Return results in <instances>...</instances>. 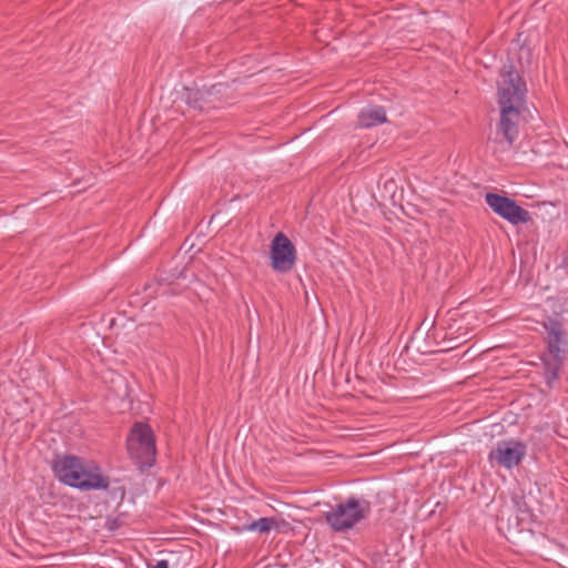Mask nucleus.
I'll return each instance as SVG.
<instances>
[{
  "instance_id": "nucleus-1",
  "label": "nucleus",
  "mask_w": 568,
  "mask_h": 568,
  "mask_svg": "<svg viewBox=\"0 0 568 568\" xmlns=\"http://www.w3.org/2000/svg\"><path fill=\"white\" fill-rule=\"evenodd\" d=\"M503 81L498 88V103L500 105L499 132L511 146L518 136V121L520 108L526 102V84L523 82L519 73L509 65L501 73Z\"/></svg>"
},
{
  "instance_id": "nucleus-2",
  "label": "nucleus",
  "mask_w": 568,
  "mask_h": 568,
  "mask_svg": "<svg viewBox=\"0 0 568 568\" xmlns=\"http://www.w3.org/2000/svg\"><path fill=\"white\" fill-rule=\"evenodd\" d=\"M52 471L62 484L80 490H105L110 484L98 467L72 455L58 456L52 463Z\"/></svg>"
},
{
  "instance_id": "nucleus-3",
  "label": "nucleus",
  "mask_w": 568,
  "mask_h": 568,
  "mask_svg": "<svg viewBox=\"0 0 568 568\" xmlns=\"http://www.w3.org/2000/svg\"><path fill=\"white\" fill-rule=\"evenodd\" d=\"M542 327L547 334V353L541 357L545 382L548 387H552L559 377L565 356L568 353V339L562 324L555 317L545 320Z\"/></svg>"
},
{
  "instance_id": "nucleus-4",
  "label": "nucleus",
  "mask_w": 568,
  "mask_h": 568,
  "mask_svg": "<svg viewBox=\"0 0 568 568\" xmlns=\"http://www.w3.org/2000/svg\"><path fill=\"white\" fill-rule=\"evenodd\" d=\"M369 511V501L351 496L332 507L325 514V520L334 531L345 532L366 518Z\"/></svg>"
},
{
  "instance_id": "nucleus-5",
  "label": "nucleus",
  "mask_w": 568,
  "mask_h": 568,
  "mask_svg": "<svg viewBox=\"0 0 568 568\" xmlns=\"http://www.w3.org/2000/svg\"><path fill=\"white\" fill-rule=\"evenodd\" d=\"M128 450L141 467H151L156 454L152 429L143 423H135L126 440Z\"/></svg>"
},
{
  "instance_id": "nucleus-6",
  "label": "nucleus",
  "mask_w": 568,
  "mask_h": 568,
  "mask_svg": "<svg viewBox=\"0 0 568 568\" xmlns=\"http://www.w3.org/2000/svg\"><path fill=\"white\" fill-rule=\"evenodd\" d=\"M527 454V446L517 439L498 440L495 447L489 452L488 460L491 465H497L507 470H511L520 465Z\"/></svg>"
},
{
  "instance_id": "nucleus-7",
  "label": "nucleus",
  "mask_w": 568,
  "mask_h": 568,
  "mask_svg": "<svg viewBox=\"0 0 568 568\" xmlns=\"http://www.w3.org/2000/svg\"><path fill=\"white\" fill-rule=\"evenodd\" d=\"M272 268L277 273H288L295 266L297 254L292 241L282 232L272 240L270 250Z\"/></svg>"
},
{
  "instance_id": "nucleus-8",
  "label": "nucleus",
  "mask_w": 568,
  "mask_h": 568,
  "mask_svg": "<svg viewBox=\"0 0 568 568\" xmlns=\"http://www.w3.org/2000/svg\"><path fill=\"white\" fill-rule=\"evenodd\" d=\"M485 202L494 213L514 225L527 223L530 220L529 212L508 196L488 192L485 195Z\"/></svg>"
},
{
  "instance_id": "nucleus-9",
  "label": "nucleus",
  "mask_w": 568,
  "mask_h": 568,
  "mask_svg": "<svg viewBox=\"0 0 568 568\" xmlns=\"http://www.w3.org/2000/svg\"><path fill=\"white\" fill-rule=\"evenodd\" d=\"M227 88L224 83L213 84L209 90L201 91L199 89H186L185 102L193 109L204 110L209 103L207 98L217 94L222 89Z\"/></svg>"
},
{
  "instance_id": "nucleus-10",
  "label": "nucleus",
  "mask_w": 568,
  "mask_h": 568,
  "mask_svg": "<svg viewBox=\"0 0 568 568\" xmlns=\"http://www.w3.org/2000/svg\"><path fill=\"white\" fill-rule=\"evenodd\" d=\"M386 120L385 109L381 105H367L357 115L359 126L365 129L383 124Z\"/></svg>"
},
{
  "instance_id": "nucleus-11",
  "label": "nucleus",
  "mask_w": 568,
  "mask_h": 568,
  "mask_svg": "<svg viewBox=\"0 0 568 568\" xmlns=\"http://www.w3.org/2000/svg\"><path fill=\"white\" fill-rule=\"evenodd\" d=\"M276 527L277 524L274 517H262L248 524L245 529L250 531L270 532Z\"/></svg>"
},
{
  "instance_id": "nucleus-12",
  "label": "nucleus",
  "mask_w": 568,
  "mask_h": 568,
  "mask_svg": "<svg viewBox=\"0 0 568 568\" xmlns=\"http://www.w3.org/2000/svg\"><path fill=\"white\" fill-rule=\"evenodd\" d=\"M152 568H169L168 560H159Z\"/></svg>"
},
{
  "instance_id": "nucleus-13",
  "label": "nucleus",
  "mask_w": 568,
  "mask_h": 568,
  "mask_svg": "<svg viewBox=\"0 0 568 568\" xmlns=\"http://www.w3.org/2000/svg\"><path fill=\"white\" fill-rule=\"evenodd\" d=\"M562 268L565 270L566 274L568 275V251L562 261Z\"/></svg>"
},
{
  "instance_id": "nucleus-14",
  "label": "nucleus",
  "mask_w": 568,
  "mask_h": 568,
  "mask_svg": "<svg viewBox=\"0 0 568 568\" xmlns=\"http://www.w3.org/2000/svg\"><path fill=\"white\" fill-rule=\"evenodd\" d=\"M118 379L121 384H123L124 388H126L125 381L121 376H118Z\"/></svg>"
}]
</instances>
